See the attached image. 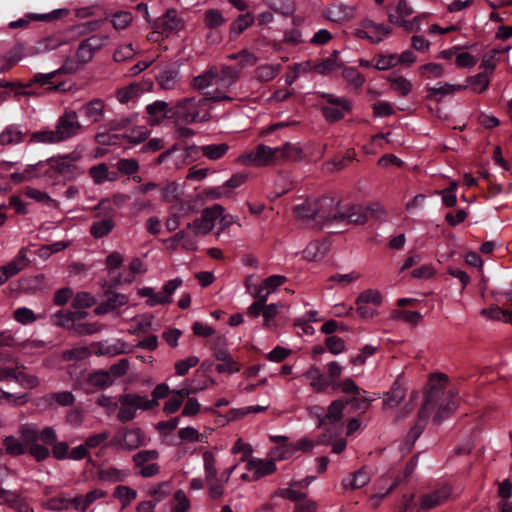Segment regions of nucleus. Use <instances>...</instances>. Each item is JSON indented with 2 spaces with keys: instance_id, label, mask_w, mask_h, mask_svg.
I'll list each match as a JSON object with an SVG mask.
<instances>
[{
  "instance_id": "1",
  "label": "nucleus",
  "mask_w": 512,
  "mask_h": 512,
  "mask_svg": "<svg viewBox=\"0 0 512 512\" xmlns=\"http://www.w3.org/2000/svg\"><path fill=\"white\" fill-rule=\"evenodd\" d=\"M447 385L448 376L446 374L437 373L431 375L425 400L418 412L417 421L407 435L408 440L412 441V443L416 441L425 429L432 410L437 409L433 417V423L439 425L456 409L454 394L451 390L447 389Z\"/></svg>"
},
{
  "instance_id": "2",
  "label": "nucleus",
  "mask_w": 512,
  "mask_h": 512,
  "mask_svg": "<svg viewBox=\"0 0 512 512\" xmlns=\"http://www.w3.org/2000/svg\"><path fill=\"white\" fill-rule=\"evenodd\" d=\"M336 205L335 200L329 197L306 199L294 208V215L307 225L321 228L325 224L332 223V210Z\"/></svg>"
},
{
  "instance_id": "3",
  "label": "nucleus",
  "mask_w": 512,
  "mask_h": 512,
  "mask_svg": "<svg viewBox=\"0 0 512 512\" xmlns=\"http://www.w3.org/2000/svg\"><path fill=\"white\" fill-rule=\"evenodd\" d=\"M209 101L206 95L200 99L194 97L184 98L179 100L173 107H170V114L167 117L186 124L208 122L212 116L209 110L204 111L203 107L207 106Z\"/></svg>"
},
{
  "instance_id": "4",
  "label": "nucleus",
  "mask_w": 512,
  "mask_h": 512,
  "mask_svg": "<svg viewBox=\"0 0 512 512\" xmlns=\"http://www.w3.org/2000/svg\"><path fill=\"white\" fill-rule=\"evenodd\" d=\"M119 412L117 418L120 422L126 423L133 420L136 416V410H151L159 405L155 400H149L146 397L136 393H126L118 398Z\"/></svg>"
},
{
  "instance_id": "5",
  "label": "nucleus",
  "mask_w": 512,
  "mask_h": 512,
  "mask_svg": "<svg viewBox=\"0 0 512 512\" xmlns=\"http://www.w3.org/2000/svg\"><path fill=\"white\" fill-rule=\"evenodd\" d=\"M239 77L240 71L230 66H223L220 70H218V75L214 82L216 89L213 92L205 93V95L207 98H209L210 101L213 102L232 101L233 98L230 97L227 93L229 92L230 87L236 83Z\"/></svg>"
},
{
  "instance_id": "6",
  "label": "nucleus",
  "mask_w": 512,
  "mask_h": 512,
  "mask_svg": "<svg viewBox=\"0 0 512 512\" xmlns=\"http://www.w3.org/2000/svg\"><path fill=\"white\" fill-rule=\"evenodd\" d=\"M241 159L256 166L276 164L279 159V148H271L264 144H259L253 151L242 155Z\"/></svg>"
},
{
  "instance_id": "7",
  "label": "nucleus",
  "mask_w": 512,
  "mask_h": 512,
  "mask_svg": "<svg viewBox=\"0 0 512 512\" xmlns=\"http://www.w3.org/2000/svg\"><path fill=\"white\" fill-rule=\"evenodd\" d=\"M83 126L78 121L76 111L66 110L58 119L56 131L62 141L77 135Z\"/></svg>"
},
{
  "instance_id": "8",
  "label": "nucleus",
  "mask_w": 512,
  "mask_h": 512,
  "mask_svg": "<svg viewBox=\"0 0 512 512\" xmlns=\"http://www.w3.org/2000/svg\"><path fill=\"white\" fill-rule=\"evenodd\" d=\"M345 405V401L342 399L334 400L328 406L327 413L324 416H318V428L332 432L334 428L341 424Z\"/></svg>"
},
{
  "instance_id": "9",
  "label": "nucleus",
  "mask_w": 512,
  "mask_h": 512,
  "mask_svg": "<svg viewBox=\"0 0 512 512\" xmlns=\"http://www.w3.org/2000/svg\"><path fill=\"white\" fill-rule=\"evenodd\" d=\"M184 26V22L177 16V12L174 9H169L164 15L155 20L153 29L157 33H163L169 35L180 31Z\"/></svg>"
},
{
  "instance_id": "10",
  "label": "nucleus",
  "mask_w": 512,
  "mask_h": 512,
  "mask_svg": "<svg viewBox=\"0 0 512 512\" xmlns=\"http://www.w3.org/2000/svg\"><path fill=\"white\" fill-rule=\"evenodd\" d=\"M322 97L326 98L328 103L336 105L341 108L339 109L329 106L322 107V113L325 119L329 122H336L341 120L344 117L342 110L350 111L352 108L351 102L346 98L335 97L332 94H323Z\"/></svg>"
},
{
  "instance_id": "11",
  "label": "nucleus",
  "mask_w": 512,
  "mask_h": 512,
  "mask_svg": "<svg viewBox=\"0 0 512 512\" xmlns=\"http://www.w3.org/2000/svg\"><path fill=\"white\" fill-rule=\"evenodd\" d=\"M83 65L78 62V59H74L72 57H67L64 60V63L61 68H59L56 71L47 73V74H36L32 80H30L29 83L26 85L19 84L20 87H30L32 83H40L42 85L47 84L50 82V80L57 74L60 73H75Z\"/></svg>"
},
{
  "instance_id": "12",
  "label": "nucleus",
  "mask_w": 512,
  "mask_h": 512,
  "mask_svg": "<svg viewBox=\"0 0 512 512\" xmlns=\"http://www.w3.org/2000/svg\"><path fill=\"white\" fill-rule=\"evenodd\" d=\"M27 252V248H22L16 259L0 267V285L6 283L9 278L18 274L29 265L30 260L27 257Z\"/></svg>"
},
{
  "instance_id": "13",
  "label": "nucleus",
  "mask_w": 512,
  "mask_h": 512,
  "mask_svg": "<svg viewBox=\"0 0 512 512\" xmlns=\"http://www.w3.org/2000/svg\"><path fill=\"white\" fill-rule=\"evenodd\" d=\"M104 296L106 299L94 309V313L97 315L106 314L128 303V296L117 293L111 288L105 289Z\"/></svg>"
},
{
  "instance_id": "14",
  "label": "nucleus",
  "mask_w": 512,
  "mask_h": 512,
  "mask_svg": "<svg viewBox=\"0 0 512 512\" xmlns=\"http://www.w3.org/2000/svg\"><path fill=\"white\" fill-rule=\"evenodd\" d=\"M332 210V223L333 222H347L357 225H362L367 221V211L364 207L353 206L346 212H336Z\"/></svg>"
},
{
  "instance_id": "15",
  "label": "nucleus",
  "mask_w": 512,
  "mask_h": 512,
  "mask_svg": "<svg viewBox=\"0 0 512 512\" xmlns=\"http://www.w3.org/2000/svg\"><path fill=\"white\" fill-rule=\"evenodd\" d=\"M12 379L28 388H33L38 384L36 377L26 375L18 366L15 368L0 366V381Z\"/></svg>"
},
{
  "instance_id": "16",
  "label": "nucleus",
  "mask_w": 512,
  "mask_h": 512,
  "mask_svg": "<svg viewBox=\"0 0 512 512\" xmlns=\"http://www.w3.org/2000/svg\"><path fill=\"white\" fill-rule=\"evenodd\" d=\"M214 357L222 362L216 365V371L219 373H235L240 371V365L232 358L230 353L225 349H216Z\"/></svg>"
},
{
  "instance_id": "17",
  "label": "nucleus",
  "mask_w": 512,
  "mask_h": 512,
  "mask_svg": "<svg viewBox=\"0 0 512 512\" xmlns=\"http://www.w3.org/2000/svg\"><path fill=\"white\" fill-rule=\"evenodd\" d=\"M451 494L449 487H442L432 493L423 495L420 499L421 508L432 509L446 501Z\"/></svg>"
},
{
  "instance_id": "18",
  "label": "nucleus",
  "mask_w": 512,
  "mask_h": 512,
  "mask_svg": "<svg viewBox=\"0 0 512 512\" xmlns=\"http://www.w3.org/2000/svg\"><path fill=\"white\" fill-rule=\"evenodd\" d=\"M304 375L307 379L311 380L310 386L315 392H323L331 384V381L316 366H311Z\"/></svg>"
},
{
  "instance_id": "19",
  "label": "nucleus",
  "mask_w": 512,
  "mask_h": 512,
  "mask_svg": "<svg viewBox=\"0 0 512 512\" xmlns=\"http://www.w3.org/2000/svg\"><path fill=\"white\" fill-rule=\"evenodd\" d=\"M105 107L106 105L103 100L95 98L85 103L81 110L87 118L92 119L94 123H97L103 118Z\"/></svg>"
},
{
  "instance_id": "20",
  "label": "nucleus",
  "mask_w": 512,
  "mask_h": 512,
  "mask_svg": "<svg viewBox=\"0 0 512 512\" xmlns=\"http://www.w3.org/2000/svg\"><path fill=\"white\" fill-rule=\"evenodd\" d=\"M406 389L398 382H394L389 392H387L386 399L383 401L384 409H392L398 406L405 398Z\"/></svg>"
},
{
  "instance_id": "21",
  "label": "nucleus",
  "mask_w": 512,
  "mask_h": 512,
  "mask_svg": "<svg viewBox=\"0 0 512 512\" xmlns=\"http://www.w3.org/2000/svg\"><path fill=\"white\" fill-rule=\"evenodd\" d=\"M371 479L366 467H362L351 475V478L343 480V487L352 490L364 487Z\"/></svg>"
},
{
  "instance_id": "22",
  "label": "nucleus",
  "mask_w": 512,
  "mask_h": 512,
  "mask_svg": "<svg viewBox=\"0 0 512 512\" xmlns=\"http://www.w3.org/2000/svg\"><path fill=\"white\" fill-rule=\"evenodd\" d=\"M247 468L254 471V478L259 479L265 475L271 474L276 470V465L273 460L262 461L251 459L248 462Z\"/></svg>"
},
{
  "instance_id": "23",
  "label": "nucleus",
  "mask_w": 512,
  "mask_h": 512,
  "mask_svg": "<svg viewBox=\"0 0 512 512\" xmlns=\"http://www.w3.org/2000/svg\"><path fill=\"white\" fill-rule=\"evenodd\" d=\"M119 443L123 448L132 450L136 449L144 443V434L139 428L131 429L124 433Z\"/></svg>"
},
{
  "instance_id": "24",
  "label": "nucleus",
  "mask_w": 512,
  "mask_h": 512,
  "mask_svg": "<svg viewBox=\"0 0 512 512\" xmlns=\"http://www.w3.org/2000/svg\"><path fill=\"white\" fill-rule=\"evenodd\" d=\"M114 226L113 215H109L106 218L95 221L90 228V233L95 238H102L107 236L113 230Z\"/></svg>"
},
{
  "instance_id": "25",
  "label": "nucleus",
  "mask_w": 512,
  "mask_h": 512,
  "mask_svg": "<svg viewBox=\"0 0 512 512\" xmlns=\"http://www.w3.org/2000/svg\"><path fill=\"white\" fill-rule=\"evenodd\" d=\"M218 75V68L213 66L203 74L195 77L192 81V87L197 90H204L213 85Z\"/></svg>"
},
{
  "instance_id": "26",
  "label": "nucleus",
  "mask_w": 512,
  "mask_h": 512,
  "mask_svg": "<svg viewBox=\"0 0 512 512\" xmlns=\"http://www.w3.org/2000/svg\"><path fill=\"white\" fill-rule=\"evenodd\" d=\"M157 83L163 90H172L178 81V71L165 69L156 76Z\"/></svg>"
},
{
  "instance_id": "27",
  "label": "nucleus",
  "mask_w": 512,
  "mask_h": 512,
  "mask_svg": "<svg viewBox=\"0 0 512 512\" xmlns=\"http://www.w3.org/2000/svg\"><path fill=\"white\" fill-rule=\"evenodd\" d=\"M337 55L338 51H333V53L328 58L318 64L313 65V71L326 75L340 68L341 64L337 62Z\"/></svg>"
},
{
  "instance_id": "28",
  "label": "nucleus",
  "mask_w": 512,
  "mask_h": 512,
  "mask_svg": "<svg viewBox=\"0 0 512 512\" xmlns=\"http://www.w3.org/2000/svg\"><path fill=\"white\" fill-rule=\"evenodd\" d=\"M281 70L280 65L265 64L256 68L254 75L260 82H268L274 79Z\"/></svg>"
},
{
  "instance_id": "29",
  "label": "nucleus",
  "mask_w": 512,
  "mask_h": 512,
  "mask_svg": "<svg viewBox=\"0 0 512 512\" xmlns=\"http://www.w3.org/2000/svg\"><path fill=\"white\" fill-rule=\"evenodd\" d=\"M279 148V157L286 161H299L302 159L303 151L298 145L285 143Z\"/></svg>"
},
{
  "instance_id": "30",
  "label": "nucleus",
  "mask_w": 512,
  "mask_h": 512,
  "mask_svg": "<svg viewBox=\"0 0 512 512\" xmlns=\"http://www.w3.org/2000/svg\"><path fill=\"white\" fill-rule=\"evenodd\" d=\"M466 86L462 85H451V84H444L441 87H428L427 88V98L429 99H436L439 101L442 96L449 95L454 93L457 90L465 89Z\"/></svg>"
},
{
  "instance_id": "31",
  "label": "nucleus",
  "mask_w": 512,
  "mask_h": 512,
  "mask_svg": "<svg viewBox=\"0 0 512 512\" xmlns=\"http://www.w3.org/2000/svg\"><path fill=\"white\" fill-rule=\"evenodd\" d=\"M113 496L121 502L124 509L137 497V492L129 486L119 485L115 488Z\"/></svg>"
},
{
  "instance_id": "32",
  "label": "nucleus",
  "mask_w": 512,
  "mask_h": 512,
  "mask_svg": "<svg viewBox=\"0 0 512 512\" xmlns=\"http://www.w3.org/2000/svg\"><path fill=\"white\" fill-rule=\"evenodd\" d=\"M168 103L164 101H156L146 107V111L150 116L157 117L158 115L162 114V116L159 119H155L151 122L152 125H156L160 123V120L163 118H168L167 115L170 114L169 112Z\"/></svg>"
},
{
  "instance_id": "33",
  "label": "nucleus",
  "mask_w": 512,
  "mask_h": 512,
  "mask_svg": "<svg viewBox=\"0 0 512 512\" xmlns=\"http://www.w3.org/2000/svg\"><path fill=\"white\" fill-rule=\"evenodd\" d=\"M24 54V47L22 45H17L13 47L3 59L4 64L0 67V72H4L9 70L14 64L20 61Z\"/></svg>"
},
{
  "instance_id": "34",
  "label": "nucleus",
  "mask_w": 512,
  "mask_h": 512,
  "mask_svg": "<svg viewBox=\"0 0 512 512\" xmlns=\"http://www.w3.org/2000/svg\"><path fill=\"white\" fill-rule=\"evenodd\" d=\"M89 175L97 184L103 183L106 180L113 181L116 178L115 173H113V177H109L108 166L105 163L91 167L89 170Z\"/></svg>"
},
{
  "instance_id": "35",
  "label": "nucleus",
  "mask_w": 512,
  "mask_h": 512,
  "mask_svg": "<svg viewBox=\"0 0 512 512\" xmlns=\"http://www.w3.org/2000/svg\"><path fill=\"white\" fill-rule=\"evenodd\" d=\"M88 382L92 386L104 388L112 385L113 378L107 371L100 370L90 374L88 377Z\"/></svg>"
},
{
  "instance_id": "36",
  "label": "nucleus",
  "mask_w": 512,
  "mask_h": 512,
  "mask_svg": "<svg viewBox=\"0 0 512 512\" xmlns=\"http://www.w3.org/2000/svg\"><path fill=\"white\" fill-rule=\"evenodd\" d=\"M126 477V474L118 470L117 468L110 467L107 469H101L97 473V478L100 481H108V482H120L123 481Z\"/></svg>"
},
{
  "instance_id": "37",
  "label": "nucleus",
  "mask_w": 512,
  "mask_h": 512,
  "mask_svg": "<svg viewBox=\"0 0 512 512\" xmlns=\"http://www.w3.org/2000/svg\"><path fill=\"white\" fill-rule=\"evenodd\" d=\"M6 453L11 456H19L26 452V446L14 436H8L3 440Z\"/></svg>"
},
{
  "instance_id": "38",
  "label": "nucleus",
  "mask_w": 512,
  "mask_h": 512,
  "mask_svg": "<svg viewBox=\"0 0 512 512\" xmlns=\"http://www.w3.org/2000/svg\"><path fill=\"white\" fill-rule=\"evenodd\" d=\"M138 294L141 297H148L147 304L149 306H155L157 304H168L169 300L167 297H162V293H155L150 287L141 288L138 290Z\"/></svg>"
},
{
  "instance_id": "39",
  "label": "nucleus",
  "mask_w": 512,
  "mask_h": 512,
  "mask_svg": "<svg viewBox=\"0 0 512 512\" xmlns=\"http://www.w3.org/2000/svg\"><path fill=\"white\" fill-rule=\"evenodd\" d=\"M225 18L217 9H209L204 14V23L207 28L215 29L224 24Z\"/></svg>"
},
{
  "instance_id": "40",
  "label": "nucleus",
  "mask_w": 512,
  "mask_h": 512,
  "mask_svg": "<svg viewBox=\"0 0 512 512\" xmlns=\"http://www.w3.org/2000/svg\"><path fill=\"white\" fill-rule=\"evenodd\" d=\"M228 149L229 146L226 143L207 145L201 148L203 155L212 160L221 158L228 151Z\"/></svg>"
},
{
  "instance_id": "41",
  "label": "nucleus",
  "mask_w": 512,
  "mask_h": 512,
  "mask_svg": "<svg viewBox=\"0 0 512 512\" xmlns=\"http://www.w3.org/2000/svg\"><path fill=\"white\" fill-rule=\"evenodd\" d=\"M342 76L351 86L357 89L361 88L365 82L364 76L355 68H345Z\"/></svg>"
},
{
  "instance_id": "42",
  "label": "nucleus",
  "mask_w": 512,
  "mask_h": 512,
  "mask_svg": "<svg viewBox=\"0 0 512 512\" xmlns=\"http://www.w3.org/2000/svg\"><path fill=\"white\" fill-rule=\"evenodd\" d=\"M388 80L391 82L392 88L401 96L408 95L412 89L411 82L402 76L389 77Z\"/></svg>"
},
{
  "instance_id": "43",
  "label": "nucleus",
  "mask_w": 512,
  "mask_h": 512,
  "mask_svg": "<svg viewBox=\"0 0 512 512\" xmlns=\"http://www.w3.org/2000/svg\"><path fill=\"white\" fill-rule=\"evenodd\" d=\"M20 433L25 444H36L35 442L39 440V430L35 425L25 424L20 428Z\"/></svg>"
},
{
  "instance_id": "44",
  "label": "nucleus",
  "mask_w": 512,
  "mask_h": 512,
  "mask_svg": "<svg viewBox=\"0 0 512 512\" xmlns=\"http://www.w3.org/2000/svg\"><path fill=\"white\" fill-rule=\"evenodd\" d=\"M253 22H254L253 15H251L249 13L239 15L238 18L231 25V32H234L235 34L239 35L246 28H248L250 25H252Z\"/></svg>"
},
{
  "instance_id": "45",
  "label": "nucleus",
  "mask_w": 512,
  "mask_h": 512,
  "mask_svg": "<svg viewBox=\"0 0 512 512\" xmlns=\"http://www.w3.org/2000/svg\"><path fill=\"white\" fill-rule=\"evenodd\" d=\"M467 82L475 92L482 93L489 85V78L486 73H479L473 77H469Z\"/></svg>"
},
{
  "instance_id": "46",
  "label": "nucleus",
  "mask_w": 512,
  "mask_h": 512,
  "mask_svg": "<svg viewBox=\"0 0 512 512\" xmlns=\"http://www.w3.org/2000/svg\"><path fill=\"white\" fill-rule=\"evenodd\" d=\"M96 303L95 298L87 292H79L76 294L72 301V306L75 309H82L91 307Z\"/></svg>"
},
{
  "instance_id": "47",
  "label": "nucleus",
  "mask_w": 512,
  "mask_h": 512,
  "mask_svg": "<svg viewBox=\"0 0 512 512\" xmlns=\"http://www.w3.org/2000/svg\"><path fill=\"white\" fill-rule=\"evenodd\" d=\"M203 460L207 481L215 480L217 475V469L215 467L214 455L211 452L206 451L203 454Z\"/></svg>"
},
{
  "instance_id": "48",
  "label": "nucleus",
  "mask_w": 512,
  "mask_h": 512,
  "mask_svg": "<svg viewBox=\"0 0 512 512\" xmlns=\"http://www.w3.org/2000/svg\"><path fill=\"white\" fill-rule=\"evenodd\" d=\"M345 404H350L353 410H360L362 413L366 412L369 408V399L362 396L360 393L347 398Z\"/></svg>"
},
{
  "instance_id": "49",
  "label": "nucleus",
  "mask_w": 512,
  "mask_h": 512,
  "mask_svg": "<svg viewBox=\"0 0 512 512\" xmlns=\"http://www.w3.org/2000/svg\"><path fill=\"white\" fill-rule=\"evenodd\" d=\"M100 330L96 323H74L71 326V331L77 336L81 335H92Z\"/></svg>"
},
{
  "instance_id": "50",
  "label": "nucleus",
  "mask_w": 512,
  "mask_h": 512,
  "mask_svg": "<svg viewBox=\"0 0 512 512\" xmlns=\"http://www.w3.org/2000/svg\"><path fill=\"white\" fill-rule=\"evenodd\" d=\"M421 317V314L416 311L399 310L393 313V318L401 319L413 326H416L419 323Z\"/></svg>"
},
{
  "instance_id": "51",
  "label": "nucleus",
  "mask_w": 512,
  "mask_h": 512,
  "mask_svg": "<svg viewBox=\"0 0 512 512\" xmlns=\"http://www.w3.org/2000/svg\"><path fill=\"white\" fill-rule=\"evenodd\" d=\"M132 14L128 11H119L112 17V24L116 29H125L132 22Z\"/></svg>"
},
{
  "instance_id": "52",
  "label": "nucleus",
  "mask_w": 512,
  "mask_h": 512,
  "mask_svg": "<svg viewBox=\"0 0 512 512\" xmlns=\"http://www.w3.org/2000/svg\"><path fill=\"white\" fill-rule=\"evenodd\" d=\"M359 303H373L374 305H380L382 302V295L377 290L368 289L362 292L358 298Z\"/></svg>"
},
{
  "instance_id": "53",
  "label": "nucleus",
  "mask_w": 512,
  "mask_h": 512,
  "mask_svg": "<svg viewBox=\"0 0 512 512\" xmlns=\"http://www.w3.org/2000/svg\"><path fill=\"white\" fill-rule=\"evenodd\" d=\"M187 228H192L196 235L207 234L214 228V223H208L201 216L199 219H195L192 223H188Z\"/></svg>"
},
{
  "instance_id": "54",
  "label": "nucleus",
  "mask_w": 512,
  "mask_h": 512,
  "mask_svg": "<svg viewBox=\"0 0 512 512\" xmlns=\"http://www.w3.org/2000/svg\"><path fill=\"white\" fill-rule=\"evenodd\" d=\"M67 9H57L47 14H30L29 18L35 21H53L68 15Z\"/></svg>"
},
{
  "instance_id": "55",
  "label": "nucleus",
  "mask_w": 512,
  "mask_h": 512,
  "mask_svg": "<svg viewBox=\"0 0 512 512\" xmlns=\"http://www.w3.org/2000/svg\"><path fill=\"white\" fill-rule=\"evenodd\" d=\"M22 140V134L20 131L8 128L0 134V144L10 145L13 143H19Z\"/></svg>"
},
{
  "instance_id": "56",
  "label": "nucleus",
  "mask_w": 512,
  "mask_h": 512,
  "mask_svg": "<svg viewBox=\"0 0 512 512\" xmlns=\"http://www.w3.org/2000/svg\"><path fill=\"white\" fill-rule=\"evenodd\" d=\"M158 455L156 450L140 451L133 456V461L136 466L142 467L145 463L157 459Z\"/></svg>"
},
{
  "instance_id": "57",
  "label": "nucleus",
  "mask_w": 512,
  "mask_h": 512,
  "mask_svg": "<svg viewBox=\"0 0 512 512\" xmlns=\"http://www.w3.org/2000/svg\"><path fill=\"white\" fill-rule=\"evenodd\" d=\"M198 363L199 359L195 356H190L184 360L178 361L175 364L176 374L179 376H184L187 374L190 368L195 367Z\"/></svg>"
},
{
  "instance_id": "58",
  "label": "nucleus",
  "mask_w": 512,
  "mask_h": 512,
  "mask_svg": "<svg viewBox=\"0 0 512 512\" xmlns=\"http://www.w3.org/2000/svg\"><path fill=\"white\" fill-rule=\"evenodd\" d=\"M71 311H59L54 315L55 318V324L57 326L63 327L69 331H71V326L74 325V320L72 316L70 315Z\"/></svg>"
},
{
  "instance_id": "59",
  "label": "nucleus",
  "mask_w": 512,
  "mask_h": 512,
  "mask_svg": "<svg viewBox=\"0 0 512 512\" xmlns=\"http://www.w3.org/2000/svg\"><path fill=\"white\" fill-rule=\"evenodd\" d=\"M89 355V350L86 347H77L66 350L62 353V358L66 361L81 360Z\"/></svg>"
},
{
  "instance_id": "60",
  "label": "nucleus",
  "mask_w": 512,
  "mask_h": 512,
  "mask_svg": "<svg viewBox=\"0 0 512 512\" xmlns=\"http://www.w3.org/2000/svg\"><path fill=\"white\" fill-rule=\"evenodd\" d=\"M32 140L37 142H48V143H58L61 142V138L59 137L56 129L54 131H42L37 132L32 135Z\"/></svg>"
},
{
  "instance_id": "61",
  "label": "nucleus",
  "mask_w": 512,
  "mask_h": 512,
  "mask_svg": "<svg viewBox=\"0 0 512 512\" xmlns=\"http://www.w3.org/2000/svg\"><path fill=\"white\" fill-rule=\"evenodd\" d=\"M327 373L328 375L326 377L328 378L329 381H331L330 386L333 389H336V383H338L337 380L341 376L342 367L337 362L332 361L327 364Z\"/></svg>"
},
{
  "instance_id": "62",
  "label": "nucleus",
  "mask_w": 512,
  "mask_h": 512,
  "mask_svg": "<svg viewBox=\"0 0 512 512\" xmlns=\"http://www.w3.org/2000/svg\"><path fill=\"white\" fill-rule=\"evenodd\" d=\"M224 210L222 205L216 204L212 207L205 208L202 211V217L206 222L214 223V221L223 214Z\"/></svg>"
},
{
  "instance_id": "63",
  "label": "nucleus",
  "mask_w": 512,
  "mask_h": 512,
  "mask_svg": "<svg viewBox=\"0 0 512 512\" xmlns=\"http://www.w3.org/2000/svg\"><path fill=\"white\" fill-rule=\"evenodd\" d=\"M94 54L95 52H93L85 43L84 41H82L80 44H79V47H78V50H77V53H76V57L78 59V62L82 65H85L87 63H89L93 57H94Z\"/></svg>"
},
{
  "instance_id": "64",
  "label": "nucleus",
  "mask_w": 512,
  "mask_h": 512,
  "mask_svg": "<svg viewBox=\"0 0 512 512\" xmlns=\"http://www.w3.org/2000/svg\"><path fill=\"white\" fill-rule=\"evenodd\" d=\"M139 88L135 84H131L125 88L118 90L117 98L121 103H127L132 98L136 97L138 94Z\"/></svg>"
}]
</instances>
